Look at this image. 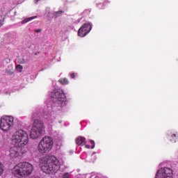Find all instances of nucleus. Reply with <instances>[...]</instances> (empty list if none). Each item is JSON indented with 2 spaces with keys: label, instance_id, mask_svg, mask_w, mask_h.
I'll list each match as a JSON object with an SVG mask.
<instances>
[{
  "label": "nucleus",
  "instance_id": "1",
  "mask_svg": "<svg viewBox=\"0 0 178 178\" xmlns=\"http://www.w3.org/2000/svg\"><path fill=\"white\" fill-rule=\"evenodd\" d=\"M42 170L47 175H55L60 169V162L55 156H48L42 159Z\"/></svg>",
  "mask_w": 178,
  "mask_h": 178
},
{
  "label": "nucleus",
  "instance_id": "2",
  "mask_svg": "<svg viewBox=\"0 0 178 178\" xmlns=\"http://www.w3.org/2000/svg\"><path fill=\"white\" fill-rule=\"evenodd\" d=\"M33 165L30 163L24 162L19 163L13 170L15 177L22 178L30 176L33 172Z\"/></svg>",
  "mask_w": 178,
  "mask_h": 178
},
{
  "label": "nucleus",
  "instance_id": "3",
  "mask_svg": "<svg viewBox=\"0 0 178 178\" xmlns=\"http://www.w3.org/2000/svg\"><path fill=\"white\" fill-rule=\"evenodd\" d=\"M12 141L15 145L25 147L29 144V134L23 129H19L12 136Z\"/></svg>",
  "mask_w": 178,
  "mask_h": 178
},
{
  "label": "nucleus",
  "instance_id": "4",
  "mask_svg": "<svg viewBox=\"0 0 178 178\" xmlns=\"http://www.w3.org/2000/svg\"><path fill=\"white\" fill-rule=\"evenodd\" d=\"M45 133V127L44 122L41 120L35 119L33 121L32 129L31 130V138L35 140L41 137Z\"/></svg>",
  "mask_w": 178,
  "mask_h": 178
},
{
  "label": "nucleus",
  "instance_id": "5",
  "mask_svg": "<svg viewBox=\"0 0 178 178\" xmlns=\"http://www.w3.org/2000/svg\"><path fill=\"white\" fill-rule=\"evenodd\" d=\"M54 140L49 136H44L39 143L38 149L40 154H47L52 149Z\"/></svg>",
  "mask_w": 178,
  "mask_h": 178
},
{
  "label": "nucleus",
  "instance_id": "6",
  "mask_svg": "<svg viewBox=\"0 0 178 178\" xmlns=\"http://www.w3.org/2000/svg\"><path fill=\"white\" fill-rule=\"evenodd\" d=\"M51 99L55 106H65L66 105V96H65L63 92L54 90L50 94Z\"/></svg>",
  "mask_w": 178,
  "mask_h": 178
},
{
  "label": "nucleus",
  "instance_id": "7",
  "mask_svg": "<svg viewBox=\"0 0 178 178\" xmlns=\"http://www.w3.org/2000/svg\"><path fill=\"white\" fill-rule=\"evenodd\" d=\"M14 118L12 116H8L1 119L0 127L3 131H9L10 127L13 126Z\"/></svg>",
  "mask_w": 178,
  "mask_h": 178
},
{
  "label": "nucleus",
  "instance_id": "8",
  "mask_svg": "<svg viewBox=\"0 0 178 178\" xmlns=\"http://www.w3.org/2000/svg\"><path fill=\"white\" fill-rule=\"evenodd\" d=\"M173 177V170L170 168L165 167L161 168L157 171L156 175V178H172Z\"/></svg>",
  "mask_w": 178,
  "mask_h": 178
},
{
  "label": "nucleus",
  "instance_id": "9",
  "mask_svg": "<svg viewBox=\"0 0 178 178\" xmlns=\"http://www.w3.org/2000/svg\"><path fill=\"white\" fill-rule=\"evenodd\" d=\"M91 29H92L91 24H83L78 31V35H79V37H86L88 34V33L91 31Z\"/></svg>",
  "mask_w": 178,
  "mask_h": 178
},
{
  "label": "nucleus",
  "instance_id": "10",
  "mask_svg": "<svg viewBox=\"0 0 178 178\" xmlns=\"http://www.w3.org/2000/svg\"><path fill=\"white\" fill-rule=\"evenodd\" d=\"M23 147L15 145L10 149V156L11 158H17L20 156Z\"/></svg>",
  "mask_w": 178,
  "mask_h": 178
},
{
  "label": "nucleus",
  "instance_id": "11",
  "mask_svg": "<svg viewBox=\"0 0 178 178\" xmlns=\"http://www.w3.org/2000/svg\"><path fill=\"white\" fill-rule=\"evenodd\" d=\"M44 119H47V120L51 121V122H54L55 120V113L54 112H49L44 114Z\"/></svg>",
  "mask_w": 178,
  "mask_h": 178
},
{
  "label": "nucleus",
  "instance_id": "12",
  "mask_svg": "<svg viewBox=\"0 0 178 178\" xmlns=\"http://www.w3.org/2000/svg\"><path fill=\"white\" fill-rule=\"evenodd\" d=\"M75 141L77 145H86L87 143V141H86V138L83 136H79L76 138Z\"/></svg>",
  "mask_w": 178,
  "mask_h": 178
},
{
  "label": "nucleus",
  "instance_id": "13",
  "mask_svg": "<svg viewBox=\"0 0 178 178\" xmlns=\"http://www.w3.org/2000/svg\"><path fill=\"white\" fill-rule=\"evenodd\" d=\"M34 19H37V16L30 17L22 21V24H26V23H29V22H31V20H34Z\"/></svg>",
  "mask_w": 178,
  "mask_h": 178
},
{
  "label": "nucleus",
  "instance_id": "14",
  "mask_svg": "<svg viewBox=\"0 0 178 178\" xmlns=\"http://www.w3.org/2000/svg\"><path fill=\"white\" fill-rule=\"evenodd\" d=\"M59 81L61 83V84H69V81L66 78L60 79Z\"/></svg>",
  "mask_w": 178,
  "mask_h": 178
},
{
  "label": "nucleus",
  "instance_id": "15",
  "mask_svg": "<svg viewBox=\"0 0 178 178\" xmlns=\"http://www.w3.org/2000/svg\"><path fill=\"white\" fill-rule=\"evenodd\" d=\"M27 62H29V60H27V59L21 58L19 60V63H21L22 65L27 63Z\"/></svg>",
  "mask_w": 178,
  "mask_h": 178
},
{
  "label": "nucleus",
  "instance_id": "16",
  "mask_svg": "<svg viewBox=\"0 0 178 178\" xmlns=\"http://www.w3.org/2000/svg\"><path fill=\"white\" fill-rule=\"evenodd\" d=\"M3 173V164L0 162V176H2V174Z\"/></svg>",
  "mask_w": 178,
  "mask_h": 178
},
{
  "label": "nucleus",
  "instance_id": "17",
  "mask_svg": "<svg viewBox=\"0 0 178 178\" xmlns=\"http://www.w3.org/2000/svg\"><path fill=\"white\" fill-rule=\"evenodd\" d=\"M72 175H70V172H65L63 175V178H70Z\"/></svg>",
  "mask_w": 178,
  "mask_h": 178
},
{
  "label": "nucleus",
  "instance_id": "18",
  "mask_svg": "<svg viewBox=\"0 0 178 178\" xmlns=\"http://www.w3.org/2000/svg\"><path fill=\"white\" fill-rule=\"evenodd\" d=\"M62 13H63L62 10L57 11L54 13V17H58L60 15H62Z\"/></svg>",
  "mask_w": 178,
  "mask_h": 178
},
{
  "label": "nucleus",
  "instance_id": "19",
  "mask_svg": "<svg viewBox=\"0 0 178 178\" xmlns=\"http://www.w3.org/2000/svg\"><path fill=\"white\" fill-rule=\"evenodd\" d=\"M172 141H175V143H176V140H177V136H176V134H172Z\"/></svg>",
  "mask_w": 178,
  "mask_h": 178
},
{
  "label": "nucleus",
  "instance_id": "20",
  "mask_svg": "<svg viewBox=\"0 0 178 178\" xmlns=\"http://www.w3.org/2000/svg\"><path fill=\"white\" fill-rule=\"evenodd\" d=\"M90 143L92 145L91 146V149H93V148H95V142H94V140H91Z\"/></svg>",
  "mask_w": 178,
  "mask_h": 178
},
{
  "label": "nucleus",
  "instance_id": "21",
  "mask_svg": "<svg viewBox=\"0 0 178 178\" xmlns=\"http://www.w3.org/2000/svg\"><path fill=\"white\" fill-rule=\"evenodd\" d=\"M6 73L7 74H8V76H12V74H13V72H12V71H9V70H6Z\"/></svg>",
  "mask_w": 178,
  "mask_h": 178
},
{
  "label": "nucleus",
  "instance_id": "22",
  "mask_svg": "<svg viewBox=\"0 0 178 178\" xmlns=\"http://www.w3.org/2000/svg\"><path fill=\"white\" fill-rule=\"evenodd\" d=\"M4 20H5V19L0 20V27H2V26H3V22H4Z\"/></svg>",
  "mask_w": 178,
  "mask_h": 178
},
{
  "label": "nucleus",
  "instance_id": "23",
  "mask_svg": "<svg viewBox=\"0 0 178 178\" xmlns=\"http://www.w3.org/2000/svg\"><path fill=\"white\" fill-rule=\"evenodd\" d=\"M16 68L17 69H23V66L18 65H17Z\"/></svg>",
  "mask_w": 178,
  "mask_h": 178
},
{
  "label": "nucleus",
  "instance_id": "24",
  "mask_svg": "<svg viewBox=\"0 0 178 178\" xmlns=\"http://www.w3.org/2000/svg\"><path fill=\"white\" fill-rule=\"evenodd\" d=\"M35 33H41L42 30L41 29H36Z\"/></svg>",
  "mask_w": 178,
  "mask_h": 178
},
{
  "label": "nucleus",
  "instance_id": "25",
  "mask_svg": "<svg viewBox=\"0 0 178 178\" xmlns=\"http://www.w3.org/2000/svg\"><path fill=\"white\" fill-rule=\"evenodd\" d=\"M71 77H72V79H74V77H75L74 74H71Z\"/></svg>",
  "mask_w": 178,
  "mask_h": 178
},
{
  "label": "nucleus",
  "instance_id": "26",
  "mask_svg": "<svg viewBox=\"0 0 178 178\" xmlns=\"http://www.w3.org/2000/svg\"><path fill=\"white\" fill-rule=\"evenodd\" d=\"M86 148L90 149V145H86Z\"/></svg>",
  "mask_w": 178,
  "mask_h": 178
},
{
  "label": "nucleus",
  "instance_id": "27",
  "mask_svg": "<svg viewBox=\"0 0 178 178\" xmlns=\"http://www.w3.org/2000/svg\"><path fill=\"white\" fill-rule=\"evenodd\" d=\"M40 0H35V3H38Z\"/></svg>",
  "mask_w": 178,
  "mask_h": 178
},
{
  "label": "nucleus",
  "instance_id": "28",
  "mask_svg": "<svg viewBox=\"0 0 178 178\" xmlns=\"http://www.w3.org/2000/svg\"><path fill=\"white\" fill-rule=\"evenodd\" d=\"M32 117H33V118H35V114H33V115H32Z\"/></svg>",
  "mask_w": 178,
  "mask_h": 178
},
{
  "label": "nucleus",
  "instance_id": "29",
  "mask_svg": "<svg viewBox=\"0 0 178 178\" xmlns=\"http://www.w3.org/2000/svg\"><path fill=\"white\" fill-rule=\"evenodd\" d=\"M35 55H38V54H37V53H35Z\"/></svg>",
  "mask_w": 178,
  "mask_h": 178
}]
</instances>
